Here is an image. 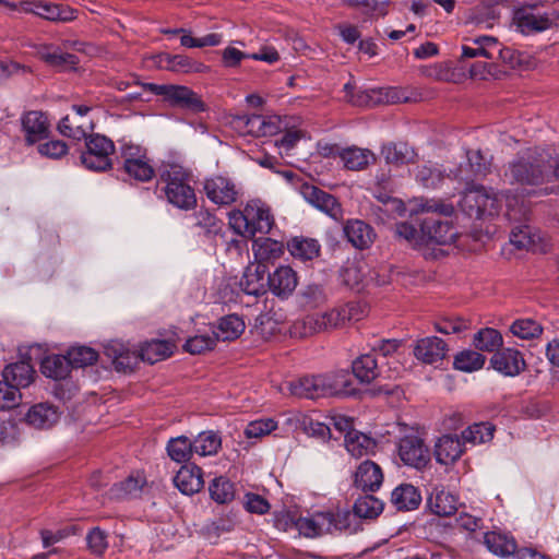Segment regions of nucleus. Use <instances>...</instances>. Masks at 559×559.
<instances>
[{
  "instance_id": "1",
  "label": "nucleus",
  "mask_w": 559,
  "mask_h": 559,
  "mask_svg": "<svg viewBox=\"0 0 559 559\" xmlns=\"http://www.w3.org/2000/svg\"><path fill=\"white\" fill-rule=\"evenodd\" d=\"M504 180L526 195H546L559 186V150L530 148L511 162Z\"/></svg>"
},
{
  "instance_id": "2",
  "label": "nucleus",
  "mask_w": 559,
  "mask_h": 559,
  "mask_svg": "<svg viewBox=\"0 0 559 559\" xmlns=\"http://www.w3.org/2000/svg\"><path fill=\"white\" fill-rule=\"evenodd\" d=\"M395 234L413 248L421 250L424 255L432 258L448 252L443 247L450 248L459 237L456 227L450 221L433 215L421 222L420 231L407 223H401L396 225Z\"/></svg>"
},
{
  "instance_id": "3",
  "label": "nucleus",
  "mask_w": 559,
  "mask_h": 559,
  "mask_svg": "<svg viewBox=\"0 0 559 559\" xmlns=\"http://www.w3.org/2000/svg\"><path fill=\"white\" fill-rule=\"evenodd\" d=\"M284 395L320 399L334 395H352L356 392L349 373L338 370L325 374L306 376L280 388Z\"/></svg>"
},
{
  "instance_id": "4",
  "label": "nucleus",
  "mask_w": 559,
  "mask_h": 559,
  "mask_svg": "<svg viewBox=\"0 0 559 559\" xmlns=\"http://www.w3.org/2000/svg\"><path fill=\"white\" fill-rule=\"evenodd\" d=\"M518 190L521 193V199L518 195H498L492 190L484 187H471L463 195L462 206L469 213L476 212L478 216H492L501 210L502 199L507 207V215L510 218L518 219L526 213V203L524 198L526 194L522 193L519 185Z\"/></svg>"
},
{
  "instance_id": "5",
  "label": "nucleus",
  "mask_w": 559,
  "mask_h": 559,
  "mask_svg": "<svg viewBox=\"0 0 559 559\" xmlns=\"http://www.w3.org/2000/svg\"><path fill=\"white\" fill-rule=\"evenodd\" d=\"M353 519L354 515L348 510L335 508L317 512L310 516L299 518L294 523L288 515H283L276 520V525L283 530L294 525L300 534L312 538L323 534L352 532Z\"/></svg>"
},
{
  "instance_id": "6",
  "label": "nucleus",
  "mask_w": 559,
  "mask_h": 559,
  "mask_svg": "<svg viewBox=\"0 0 559 559\" xmlns=\"http://www.w3.org/2000/svg\"><path fill=\"white\" fill-rule=\"evenodd\" d=\"M365 313L366 309L360 302H348L329 311L308 314L297 320L292 326V333L296 336L306 337L330 329L341 328L350 321H358Z\"/></svg>"
},
{
  "instance_id": "7",
  "label": "nucleus",
  "mask_w": 559,
  "mask_h": 559,
  "mask_svg": "<svg viewBox=\"0 0 559 559\" xmlns=\"http://www.w3.org/2000/svg\"><path fill=\"white\" fill-rule=\"evenodd\" d=\"M228 224L237 235L253 237L257 233H270L274 216L265 202L253 199L246 203L243 211H231L228 214Z\"/></svg>"
},
{
  "instance_id": "8",
  "label": "nucleus",
  "mask_w": 559,
  "mask_h": 559,
  "mask_svg": "<svg viewBox=\"0 0 559 559\" xmlns=\"http://www.w3.org/2000/svg\"><path fill=\"white\" fill-rule=\"evenodd\" d=\"M165 183V194L169 203L181 210H190L197 204L194 190L190 186V174L178 164H166L160 170Z\"/></svg>"
},
{
  "instance_id": "9",
  "label": "nucleus",
  "mask_w": 559,
  "mask_h": 559,
  "mask_svg": "<svg viewBox=\"0 0 559 559\" xmlns=\"http://www.w3.org/2000/svg\"><path fill=\"white\" fill-rule=\"evenodd\" d=\"M331 423L336 431L344 435V445L350 456L359 459L376 453V440L355 429L353 418L342 414H335L331 418Z\"/></svg>"
},
{
  "instance_id": "10",
  "label": "nucleus",
  "mask_w": 559,
  "mask_h": 559,
  "mask_svg": "<svg viewBox=\"0 0 559 559\" xmlns=\"http://www.w3.org/2000/svg\"><path fill=\"white\" fill-rule=\"evenodd\" d=\"M340 281L347 288L361 292L371 283L379 286L390 283L391 276L371 271L362 260H353L347 261L341 269Z\"/></svg>"
},
{
  "instance_id": "11",
  "label": "nucleus",
  "mask_w": 559,
  "mask_h": 559,
  "mask_svg": "<svg viewBox=\"0 0 559 559\" xmlns=\"http://www.w3.org/2000/svg\"><path fill=\"white\" fill-rule=\"evenodd\" d=\"M344 88L348 100L357 106L396 104L411 99L407 90L395 86L370 87L359 91L356 95L353 94L350 84H345Z\"/></svg>"
},
{
  "instance_id": "12",
  "label": "nucleus",
  "mask_w": 559,
  "mask_h": 559,
  "mask_svg": "<svg viewBox=\"0 0 559 559\" xmlns=\"http://www.w3.org/2000/svg\"><path fill=\"white\" fill-rule=\"evenodd\" d=\"M557 19L558 16L554 9L545 8L540 4H532L516 12L515 23L521 33L531 34L550 28Z\"/></svg>"
},
{
  "instance_id": "13",
  "label": "nucleus",
  "mask_w": 559,
  "mask_h": 559,
  "mask_svg": "<svg viewBox=\"0 0 559 559\" xmlns=\"http://www.w3.org/2000/svg\"><path fill=\"white\" fill-rule=\"evenodd\" d=\"M150 90L173 106L187 109L192 112H201L205 110V104L200 96L183 85L173 84H150Z\"/></svg>"
},
{
  "instance_id": "14",
  "label": "nucleus",
  "mask_w": 559,
  "mask_h": 559,
  "mask_svg": "<svg viewBox=\"0 0 559 559\" xmlns=\"http://www.w3.org/2000/svg\"><path fill=\"white\" fill-rule=\"evenodd\" d=\"M114 151L111 140L94 134L86 140V150L81 155V162L87 169L103 171L111 166Z\"/></svg>"
},
{
  "instance_id": "15",
  "label": "nucleus",
  "mask_w": 559,
  "mask_h": 559,
  "mask_svg": "<svg viewBox=\"0 0 559 559\" xmlns=\"http://www.w3.org/2000/svg\"><path fill=\"white\" fill-rule=\"evenodd\" d=\"M231 128L240 135L269 136L281 130L278 116H236L230 120Z\"/></svg>"
},
{
  "instance_id": "16",
  "label": "nucleus",
  "mask_w": 559,
  "mask_h": 559,
  "mask_svg": "<svg viewBox=\"0 0 559 559\" xmlns=\"http://www.w3.org/2000/svg\"><path fill=\"white\" fill-rule=\"evenodd\" d=\"M126 173L139 181H148L154 176V168L146 157L145 151L135 144L124 143L121 147Z\"/></svg>"
},
{
  "instance_id": "17",
  "label": "nucleus",
  "mask_w": 559,
  "mask_h": 559,
  "mask_svg": "<svg viewBox=\"0 0 559 559\" xmlns=\"http://www.w3.org/2000/svg\"><path fill=\"white\" fill-rule=\"evenodd\" d=\"M204 191L206 197L217 205H230L235 203L240 195V188L230 178L216 175L204 181Z\"/></svg>"
},
{
  "instance_id": "18",
  "label": "nucleus",
  "mask_w": 559,
  "mask_h": 559,
  "mask_svg": "<svg viewBox=\"0 0 559 559\" xmlns=\"http://www.w3.org/2000/svg\"><path fill=\"white\" fill-rule=\"evenodd\" d=\"M91 109L92 108L87 105H73V115H67L59 121V132L64 136L75 140L86 138L87 132L93 129V122L87 118V114Z\"/></svg>"
},
{
  "instance_id": "19",
  "label": "nucleus",
  "mask_w": 559,
  "mask_h": 559,
  "mask_svg": "<svg viewBox=\"0 0 559 559\" xmlns=\"http://www.w3.org/2000/svg\"><path fill=\"white\" fill-rule=\"evenodd\" d=\"M465 453V442L457 435L444 433L439 436L433 444V457L444 467L454 465Z\"/></svg>"
},
{
  "instance_id": "20",
  "label": "nucleus",
  "mask_w": 559,
  "mask_h": 559,
  "mask_svg": "<svg viewBox=\"0 0 559 559\" xmlns=\"http://www.w3.org/2000/svg\"><path fill=\"white\" fill-rule=\"evenodd\" d=\"M510 242L518 249L533 252H546L551 246L546 235L530 225L514 227L510 234Z\"/></svg>"
},
{
  "instance_id": "21",
  "label": "nucleus",
  "mask_w": 559,
  "mask_h": 559,
  "mask_svg": "<svg viewBox=\"0 0 559 559\" xmlns=\"http://www.w3.org/2000/svg\"><path fill=\"white\" fill-rule=\"evenodd\" d=\"M298 283V274L289 265H278L267 275V288L280 299H288L294 294Z\"/></svg>"
},
{
  "instance_id": "22",
  "label": "nucleus",
  "mask_w": 559,
  "mask_h": 559,
  "mask_svg": "<svg viewBox=\"0 0 559 559\" xmlns=\"http://www.w3.org/2000/svg\"><path fill=\"white\" fill-rule=\"evenodd\" d=\"M300 194L309 204L330 217L336 221L343 217L342 205L332 194L309 183L301 185Z\"/></svg>"
},
{
  "instance_id": "23",
  "label": "nucleus",
  "mask_w": 559,
  "mask_h": 559,
  "mask_svg": "<svg viewBox=\"0 0 559 559\" xmlns=\"http://www.w3.org/2000/svg\"><path fill=\"white\" fill-rule=\"evenodd\" d=\"M399 455L405 465L420 469L429 461V450L417 436H406L400 440Z\"/></svg>"
},
{
  "instance_id": "24",
  "label": "nucleus",
  "mask_w": 559,
  "mask_h": 559,
  "mask_svg": "<svg viewBox=\"0 0 559 559\" xmlns=\"http://www.w3.org/2000/svg\"><path fill=\"white\" fill-rule=\"evenodd\" d=\"M61 413L55 405L41 402L32 405L24 415L27 426L36 430H49L56 426Z\"/></svg>"
},
{
  "instance_id": "25",
  "label": "nucleus",
  "mask_w": 559,
  "mask_h": 559,
  "mask_svg": "<svg viewBox=\"0 0 559 559\" xmlns=\"http://www.w3.org/2000/svg\"><path fill=\"white\" fill-rule=\"evenodd\" d=\"M491 367L507 377H515L525 369L523 355L514 348H504L493 354L490 359Z\"/></svg>"
},
{
  "instance_id": "26",
  "label": "nucleus",
  "mask_w": 559,
  "mask_h": 559,
  "mask_svg": "<svg viewBox=\"0 0 559 559\" xmlns=\"http://www.w3.org/2000/svg\"><path fill=\"white\" fill-rule=\"evenodd\" d=\"M383 472L379 464L366 460L361 462L354 473V484L364 491H377L383 483Z\"/></svg>"
},
{
  "instance_id": "27",
  "label": "nucleus",
  "mask_w": 559,
  "mask_h": 559,
  "mask_svg": "<svg viewBox=\"0 0 559 559\" xmlns=\"http://www.w3.org/2000/svg\"><path fill=\"white\" fill-rule=\"evenodd\" d=\"M21 126L28 144L39 142L49 134V121L40 111L32 110L24 114L21 118Z\"/></svg>"
},
{
  "instance_id": "28",
  "label": "nucleus",
  "mask_w": 559,
  "mask_h": 559,
  "mask_svg": "<svg viewBox=\"0 0 559 559\" xmlns=\"http://www.w3.org/2000/svg\"><path fill=\"white\" fill-rule=\"evenodd\" d=\"M413 353L419 361L433 365L445 357L447 345L440 337L427 336L415 343Z\"/></svg>"
},
{
  "instance_id": "29",
  "label": "nucleus",
  "mask_w": 559,
  "mask_h": 559,
  "mask_svg": "<svg viewBox=\"0 0 559 559\" xmlns=\"http://www.w3.org/2000/svg\"><path fill=\"white\" fill-rule=\"evenodd\" d=\"M266 266L263 263H250L240 278V288L248 295L259 296L267 288Z\"/></svg>"
},
{
  "instance_id": "30",
  "label": "nucleus",
  "mask_w": 559,
  "mask_h": 559,
  "mask_svg": "<svg viewBox=\"0 0 559 559\" xmlns=\"http://www.w3.org/2000/svg\"><path fill=\"white\" fill-rule=\"evenodd\" d=\"M427 503L432 513L450 516L457 510L459 497L443 487H436L428 497Z\"/></svg>"
},
{
  "instance_id": "31",
  "label": "nucleus",
  "mask_w": 559,
  "mask_h": 559,
  "mask_svg": "<svg viewBox=\"0 0 559 559\" xmlns=\"http://www.w3.org/2000/svg\"><path fill=\"white\" fill-rule=\"evenodd\" d=\"M174 484L183 495L199 492L204 484L201 468L197 465L182 466L174 477Z\"/></svg>"
},
{
  "instance_id": "32",
  "label": "nucleus",
  "mask_w": 559,
  "mask_h": 559,
  "mask_svg": "<svg viewBox=\"0 0 559 559\" xmlns=\"http://www.w3.org/2000/svg\"><path fill=\"white\" fill-rule=\"evenodd\" d=\"M29 11L52 22H70L75 19V11L67 5L47 1H37L31 4Z\"/></svg>"
},
{
  "instance_id": "33",
  "label": "nucleus",
  "mask_w": 559,
  "mask_h": 559,
  "mask_svg": "<svg viewBox=\"0 0 559 559\" xmlns=\"http://www.w3.org/2000/svg\"><path fill=\"white\" fill-rule=\"evenodd\" d=\"M347 240L357 249L368 248L374 240V231L362 221L352 219L344 226Z\"/></svg>"
},
{
  "instance_id": "34",
  "label": "nucleus",
  "mask_w": 559,
  "mask_h": 559,
  "mask_svg": "<svg viewBox=\"0 0 559 559\" xmlns=\"http://www.w3.org/2000/svg\"><path fill=\"white\" fill-rule=\"evenodd\" d=\"M104 349L106 356L112 360L119 370L126 371L131 369L138 362V353L131 350L120 341L108 342Z\"/></svg>"
},
{
  "instance_id": "35",
  "label": "nucleus",
  "mask_w": 559,
  "mask_h": 559,
  "mask_svg": "<svg viewBox=\"0 0 559 559\" xmlns=\"http://www.w3.org/2000/svg\"><path fill=\"white\" fill-rule=\"evenodd\" d=\"M158 67L173 72L192 73L204 72L206 67L203 63L195 62L189 57L182 55L160 53L157 56Z\"/></svg>"
},
{
  "instance_id": "36",
  "label": "nucleus",
  "mask_w": 559,
  "mask_h": 559,
  "mask_svg": "<svg viewBox=\"0 0 559 559\" xmlns=\"http://www.w3.org/2000/svg\"><path fill=\"white\" fill-rule=\"evenodd\" d=\"M35 371L28 361L22 360L7 366L2 378L19 390L27 388L34 381Z\"/></svg>"
},
{
  "instance_id": "37",
  "label": "nucleus",
  "mask_w": 559,
  "mask_h": 559,
  "mask_svg": "<svg viewBox=\"0 0 559 559\" xmlns=\"http://www.w3.org/2000/svg\"><path fill=\"white\" fill-rule=\"evenodd\" d=\"M175 348L176 345L170 341L153 340L143 344L138 353V359L141 358L150 364H155L168 358Z\"/></svg>"
},
{
  "instance_id": "38",
  "label": "nucleus",
  "mask_w": 559,
  "mask_h": 559,
  "mask_svg": "<svg viewBox=\"0 0 559 559\" xmlns=\"http://www.w3.org/2000/svg\"><path fill=\"white\" fill-rule=\"evenodd\" d=\"M391 502L399 510L411 511L418 508L421 502V495L413 485L402 484L392 491Z\"/></svg>"
},
{
  "instance_id": "39",
  "label": "nucleus",
  "mask_w": 559,
  "mask_h": 559,
  "mask_svg": "<svg viewBox=\"0 0 559 559\" xmlns=\"http://www.w3.org/2000/svg\"><path fill=\"white\" fill-rule=\"evenodd\" d=\"M340 158L344 167L349 170L365 169L376 160V156L371 151L355 146L342 150Z\"/></svg>"
},
{
  "instance_id": "40",
  "label": "nucleus",
  "mask_w": 559,
  "mask_h": 559,
  "mask_svg": "<svg viewBox=\"0 0 559 559\" xmlns=\"http://www.w3.org/2000/svg\"><path fill=\"white\" fill-rule=\"evenodd\" d=\"M252 251L257 263L271 262L280 259L284 253V245L282 241L271 238H259L252 243Z\"/></svg>"
},
{
  "instance_id": "41",
  "label": "nucleus",
  "mask_w": 559,
  "mask_h": 559,
  "mask_svg": "<svg viewBox=\"0 0 559 559\" xmlns=\"http://www.w3.org/2000/svg\"><path fill=\"white\" fill-rule=\"evenodd\" d=\"M71 368L68 355H49L46 356L40 364L43 374L55 380L66 379Z\"/></svg>"
},
{
  "instance_id": "42",
  "label": "nucleus",
  "mask_w": 559,
  "mask_h": 559,
  "mask_svg": "<svg viewBox=\"0 0 559 559\" xmlns=\"http://www.w3.org/2000/svg\"><path fill=\"white\" fill-rule=\"evenodd\" d=\"M245 328V322L240 317L236 314L223 317L214 331L215 338L222 341L236 340L243 333Z\"/></svg>"
},
{
  "instance_id": "43",
  "label": "nucleus",
  "mask_w": 559,
  "mask_h": 559,
  "mask_svg": "<svg viewBox=\"0 0 559 559\" xmlns=\"http://www.w3.org/2000/svg\"><path fill=\"white\" fill-rule=\"evenodd\" d=\"M353 373L361 383L369 384L378 376V364L376 358L370 354H365L353 361Z\"/></svg>"
},
{
  "instance_id": "44",
  "label": "nucleus",
  "mask_w": 559,
  "mask_h": 559,
  "mask_svg": "<svg viewBox=\"0 0 559 559\" xmlns=\"http://www.w3.org/2000/svg\"><path fill=\"white\" fill-rule=\"evenodd\" d=\"M484 544L490 552L500 557L513 555L516 549L515 542L512 538L497 532L485 533Z\"/></svg>"
},
{
  "instance_id": "45",
  "label": "nucleus",
  "mask_w": 559,
  "mask_h": 559,
  "mask_svg": "<svg viewBox=\"0 0 559 559\" xmlns=\"http://www.w3.org/2000/svg\"><path fill=\"white\" fill-rule=\"evenodd\" d=\"M381 154L386 164L394 166L412 163L415 158L414 150L404 143L383 145Z\"/></svg>"
},
{
  "instance_id": "46",
  "label": "nucleus",
  "mask_w": 559,
  "mask_h": 559,
  "mask_svg": "<svg viewBox=\"0 0 559 559\" xmlns=\"http://www.w3.org/2000/svg\"><path fill=\"white\" fill-rule=\"evenodd\" d=\"M495 426L490 423H475L462 431V439L465 443L477 445L492 440Z\"/></svg>"
},
{
  "instance_id": "47",
  "label": "nucleus",
  "mask_w": 559,
  "mask_h": 559,
  "mask_svg": "<svg viewBox=\"0 0 559 559\" xmlns=\"http://www.w3.org/2000/svg\"><path fill=\"white\" fill-rule=\"evenodd\" d=\"M191 443L193 453L200 456H212L221 449L222 439L213 431H203Z\"/></svg>"
},
{
  "instance_id": "48",
  "label": "nucleus",
  "mask_w": 559,
  "mask_h": 559,
  "mask_svg": "<svg viewBox=\"0 0 559 559\" xmlns=\"http://www.w3.org/2000/svg\"><path fill=\"white\" fill-rule=\"evenodd\" d=\"M288 251L295 259L312 260L319 255L320 245L314 239L294 238L287 243Z\"/></svg>"
},
{
  "instance_id": "49",
  "label": "nucleus",
  "mask_w": 559,
  "mask_h": 559,
  "mask_svg": "<svg viewBox=\"0 0 559 559\" xmlns=\"http://www.w3.org/2000/svg\"><path fill=\"white\" fill-rule=\"evenodd\" d=\"M39 57L46 63L59 70H70L75 67L78 59L74 55L63 53L59 48L44 47Z\"/></svg>"
},
{
  "instance_id": "50",
  "label": "nucleus",
  "mask_w": 559,
  "mask_h": 559,
  "mask_svg": "<svg viewBox=\"0 0 559 559\" xmlns=\"http://www.w3.org/2000/svg\"><path fill=\"white\" fill-rule=\"evenodd\" d=\"M146 480L142 473L136 472L135 474L130 475L126 480L116 484L111 489L112 496L117 499H124L129 497H136Z\"/></svg>"
},
{
  "instance_id": "51",
  "label": "nucleus",
  "mask_w": 559,
  "mask_h": 559,
  "mask_svg": "<svg viewBox=\"0 0 559 559\" xmlns=\"http://www.w3.org/2000/svg\"><path fill=\"white\" fill-rule=\"evenodd\" d=\"M503 343L502 335L499 331L492 328H485L479 330L473 338L474 346L484 352H493Z\"/></svg>"
},
{
  "instance_id": "52",
  "label": "nucleus",
  "mask_w": 559,
  "mask_h": 559,
  "mask_svg": "<svg viewBox=\"0 0 559 559\" xmlns=\"http://www.w3.org/2000/svg\"><path fill=\"white\" fill-rule=\"evenodd\" d=\"M382 501L373 496L360 497L354 504V515L361 519H374L382 512Z\"/></svg>"
},
{
  "instance_id": "53",
  "label": "nucleus",
  "mask_w": 559,
  "mask_h": 559,
  "mask_svg": "<svg viewBox=\"0 0 559 559\" xmlns=\"http://www.w3.org/2000/svg\"><path fill=\"white\" fill-rule=\"evenodd\" d=\"M167 453L177 463L186 462L193 453L192 443L186 436L171 438L167 443Z\"/></svg>"
},
{
  "instance_id": "54",
  "label": "nucleus",
  "mask_w": 559,
  "mask_h": 559,
  "mask_svg": "<svg viewBox=\"0 0 559 559\" xmlns=\"http://www.w3.org/2000/svg\"><path fill=\"white\" fill-rule=\"evenodd\" d=\"M486 358L475 350H463L454 358V367L464 372H473L483 368Z\"/></svg>"
},
{
  "instance_id": "55",
  "label": "nucleus",
  "mask_w": 559,
  "mask_h": 559,
  "mask_svg": "<svg viewBox=\"0 0 559 559\" xmlns=\"http://www.w3.org/2000/svg\"><path fill=\"white\" fill-rule=\"evenodd\" d=\"M471 328V321L455 314L444 316L435 322V329L441 334H455Z\"/></svg>"
},
{
  "instance_id": "56",
  "label": "nucleus",
  "mask_w": 559,
  "mask_h": 559,
  "mask_svg": "<svg viewBox=\"0 0 559 559\" xmlns=\"http://www.w3.org/2000/svg\"><path fill=\"white\" fill-rule=\"evenodd\" d=\"M211 498L217 503H228L234 499L235 491L233 484L225 477L219 476L212 480L209 487Z\"/></svg>"
},
{
  "instance_id": "57",
  "label": "nucleus",
  "mask_w": 559,
  "mask_h": 559,
  "mask_svg": "<svg viewBox=\"0 0 559 559\" xmlns=\"http://www.w3.org/2000/svg\"><path fill=\"white\" fill-rule=\"evenodd\" d=\"M511 333L522 340L538 337L543 329L538 322L532 319H519L510 326Z\"/></svg>"
},
{
  "instance_id": "58",
  "label": "nucleus",
  "mask_w": 559,
  "mask_h": 559,
  "mask_svg": "<svg viewBox=\"0 0 559 559\" xmlns=\"http://www.w3.org/2000/svg\"><path fill=\"white\" fill-rule=\"evenodd\" d=\"M97 353L91 347L74 346L68 350V358L72 368H83L97 360Z\"/></svg>"
},
{
  "instance_id": "59",
  "label": "nucleus",
  "mask_w": 559,
  "mask_h": 559,
  "mask_svg": "<svg viewBox=\"0 0 559 559\" xmlns=\"http://www.w3.org/2000/svg\"><path fill=\"white\" fill-rule=\"evenodd\" d=\"M334 415L328 417V421H321L318 418H314L312 415L307 414V424L302 427V432L308 436L316 437L322 440H329L331 438V429L333 424L331 423V418Z\"/></svg>"
},
{
  "instance_id": "60",
  "label": "nucleus",
  "mask_w": 559,
  "mask_h": 559,
  "mask_svg": "<svg viewBox=\"0 0 559 559\" xmlns=\"http://www.w3.org/2000/svg\"><path fill=\"white\" fill-rule=\"evenodd\" d=\"M411 204V214L426 212L431 214H442L445 216H450L454 212V209L451 204L440 203L438 201L415 200Z\"/></svg>"
},
{
  "instance_id": "61",
  "label": "nucleus",
  "mask_w": 559,
  "mask_h": 559,
  "mask_svg": "<svg viewBox=\"0 0 559 559\" xmlns=\"http://www.w3.org/2000/svg\"><path fill=\"white\" fill-rule=\"evenodd\" d=\"M175 33H182L180 44L187 48H202L206 46H218L222 43V35L211 33L202 37H192L190 34L185 33L183 29L175 31Z\"/></svg>"
},
{
  "instance_id": "62",
  "label": "nucleus",
  "mask_w": 559,
  "mask_h": 559,
  "mask_svg": "<svg viewBox=\"0 0 559 559\" xmlns=\"http://www.w3.org/2000/svg\"><path fill=\"white\" fill-rule=\"evenodd\" d=\"M277 426V421H275L273 418L255 419L247 425L245 429V436L248 439L263 438L274 431Z\"/></svg>"
},
{
  "instance_id": "63",
  "label": "nucleus",
  "mask_w": 559,
  "mask_h": 559,
  "mask_svg": "<svg viewBox=\"0 0 559 559\" xmlns=\"http://www.w3.org/2000/svg\"><path fill=\"white\" fill-rule=\"evenodd\" d=\"M21 399L20 390L2 378L0 380V409L4 411L16 407Z\"/></svg>"
},
{
  "instance_id": "64",
  "label": "nucleus",
  "mask_w": 559,
  "mask_h": 559,
  "mask_svg": "<svg viewBox=\"0 0 559 559\" xmlns=\"http://www.w3.org/2000/svg\"><path fill=\"white\" fill-rule=\"evenodd\" d=\"M307 139H309V134L306 131L301 129H289L285 132L281 140L276 141V145L278 146L282 154H288L297 145L298 142Z\"/></svg>"
}]
</instances>
